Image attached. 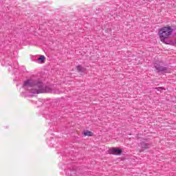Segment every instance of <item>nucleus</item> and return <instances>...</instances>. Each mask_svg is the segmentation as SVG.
Returning a JSON list of instances; mask_svg holds the SVG:
<instances>
[{"mask_svg":"<svg viewBox=\"0 0 176 176\" xmlns=\"http://www.w3.org/2000/svg\"><path fill=\"white\" fill-rule=\"evenodd\" d=\"M45 56H41L38 59H37V63H43V61H45Z\"/></svg>","mask_w":176,"mask_h":176,"instance_id":"8","label":"nucleus"},{"mask_svg":"<svg viewBox=\"0 0 176 176\" xmlns=\"http://www.w3.org/2000/svg\"><path fill=\"white\" fill-rule=\"evenodd\" d=\"M76 69L78 72H85L86 71V69L82 67V65H78Z\"/></svg>","mask_w":176,"mask_h":176,"instance_id":"5","label":"nucleus"},{"mask_svg":"<svg viewBox=\"0 0 176 176\" xmlns=\"http://www.w3.org/2000/svg\"><path fill=\"white\" fill-rule=\"evenodd\" d=\"M174 30L170 26H165L159 30L158 35L161 42L165 43V45H170L171 41H168V38L171 36Z\"/></svg>","mask_w":176,"mask_h":176,"instance_id":"2","label":"nucleus"},{"mask_svg":"<svg viewBox=\"0 0 176 176\" xmlns=\"http://www.w3.org/2000/svg\"><path fill=\"white\" fill-rule=\"evenodd\" d=\"M154 67L157 72H166L167 71V67H163L160 63H155Z\"/></svg>","mask_w":176,"mask_h":176,"instance_id":"3","label":"nucleus"},{"mask_svg":"<svg viewBox=\"0 0 176 176\" xmlns=\"http://www.w3.org/2000/svg\"><path fill=\"white\" fill-rule=\"evenodd\" d=\"M14 68L15 69H17L19 68V63L17 62H16L15 65L14 66Z\"/></svg>","mask_w":176,"mask_h":176,"instance_id":"9","label":"nucleus"},{"mask_svg":"<svg viewBox=\"0 0 176 176\" xmlns=\"http://www.w3.org/2000/svg\"><path fill=\"white\" fill-rule=\"evenodd\" d=\"M141 146L143 149H148L151 145L149 144L145 143V142H142L141 143Z\"/></svg>","mask_w":176,"mask_h":176,"instance_id":"7","label":"nucleus"},{"mask_svg":"<svg viewBox=\"0 0 176 176\" xmlns=\"http://www.w3.org/2000/svg\"><path fill=\"white\" fill-rule=\"evenodd\" d=\"M23 89L28 90L31 94L53 93V91H50V88L46 87L39 78L27 80L23 83Z\"/></svg>","mask_w":176,"mask_h":176,"instance_id":"1","label":"nucleus"},{"mask_svg":"<svg viewBox=\"0 0 176 176\" xmlns=\"http://www.w3.org/2000/svg\"><path fill=\"white\" fill-rule=\"evenodd\" d=\"M85 137H93V132L90 131H86L84 132Z\"/></svg>","mask_w":176,"mask_h":176,"instance_id":"6","label":"nucleus"},{"mask_svg":"<svg viewBox=\"0 0 176 176\" xmlns=\"http://www.w3.org/2000/svg\"><path fill=\"white\" fill-rule=\"evenodd\" d=\"M157 90H158V91H160V90H162V87H157V88H155Z\"/></svg>","mask_w":176,"mask_h":176,"instance_id":"10","label":"nucleus"},{"mask_svg":"<svg viewBox=\"0 0 176 176\" xmlns=\"http://www.w3.org/2000/svg\"><path fill=\"white\" fill-rule=\"evenodd\" d=\"M111 155H122V149L113 148L109 150Z\"/></svg>","mask_w":176,"mask_h":176,"instance_id":"4","label":"nucleus"}]
</instances>
